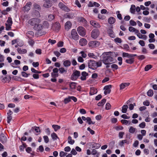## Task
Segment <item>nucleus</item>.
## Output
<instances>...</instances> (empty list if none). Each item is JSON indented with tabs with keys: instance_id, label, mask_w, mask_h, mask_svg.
<instances>
[{
	"instance_id": "nucleus-1",
	"label": "nucleus",
	"mask_w": 157,
	"mask_h": 157,
	"mask_svg": "<svg viewBox=\"0 0 157 157\" xmlns=\"http://www.w3.org/2000/svg\"><path fill=\"white\" fill-rule=\"evenodd\" d=\"M41 21L40 19L36 17L30 19L28 21V23L33 26L34 30L37 31L39 32L43 29V26L41 24Z\"/></svg>"
},
{
	"instance_id": "nucleus-2",
	"label": "nucleus",
	"mask_w": 157,
	"mask_h": 157,
	"mask_svg": "<svg viewBox=\"0 0 157 157\" xmlns=\"http://www.w3.org/2000/svg\"><path fill=\"white\" fill-rule=\"evenodd\" d=\"M113 59L109 56H106L103 57L102 62L105 65L110 64L113 62Z\"/></svg>"
},
{
	"instance_id": "nucleus-3",
	"label": "nucleus",
	"mask_w": 157,
	"mask_h": 157,
	"mask_svg": "<svg viewBox=\"0 0 157 157\" xmlns=\"http://www.w3.org/2000/svg\"><path fill=\"white\" fill-rule=\"evenodd\" d=\"M81 73L80 71L77 70H74L71 75L70 78L73 81L76 80L80 76Z\"/></svg>"
},
{
	"instance_id": "nucleus-4",
	"label": "nucleus",
	"mask_w": 157,
	"mask_h": 157,
	"mask_svg": "<svg viewBox=\"0 0 157 157\" xmlns=\"http://www.w3.org/2000/svg\"><path fill=\"white\" fill-rule=\"evenodd\" d=\"M78 37L79 36L76 29H72L71 32V36L69 37L70 38L76 41L78 39Z\"/></svg>"
},
{
	"instance_id": "nucleus-5",
	"label": "nucleus",
	"mask_w": 157,
	"mask_h": 157,
	"mask_svg": "<svg viewBox=\"0 0 157 157\" xmlns=\"http://www.w3.org/2000/svg\"><path fill=\"white\" fill-rule=\"evenodd\" d=\"M13 24V21L12 18L9 17L7 20L6 21V29L7 30H10L11 29V26Z\"/></svg>"
},
{
	"instance_id": "nucleus-6",
	"label": "nucleus",
	"mask_w": 157,
	"mask_h": 157,
	"mask_svg": "<svg viewBox=\"0 0 157 157\" xmlns=\"http://www.w3.org/2000/svg\"><path fill=\"white\" fill-rule=\"evenodd\" d=\"M99 34V30L98 29H95L91 32V36L94 39H96L98 37Z\"/></svg>"
},
{
	"instance_id": "nucleus-7",
	"label": "nucleus",
	"mask_w": 157,
	"mask_h": 157,
	"mask_svg": "<svg viewBox=\"0 0 157 157\" xmlns=\"http://www.w3.org/2000/svg\"><path fill=\"white\" fill-rule=\"evenodd\" d=\"M78 34L81 36H84L86 34V31L82 26L79 27L77 29Z\"/></svg>"
},
{
	"instance_id": "nucleus-8",
	"label": "nucleus",
	"mask_w": 157,
	"mask_h": 157,
	"mask_svg": "<svg viewBox=\"0 0 157 157\" xmlns=\"http://www.w3.org/2000/svg\"><path fill=\"white\" fill-rule=\"evenodd\" d=\"M96 63V61L90 60L88 63V67L91 69L95 70L97 68V67Z\"/></svg>"
},
{
	"instance_id": "nucleus-9",
	"label": "nucleus",
	"mask_w": 157,
	"mask_h": 157,
	"mask_svg": "<svg viewBox=\"0 0 157 157\" xmlns=\"http://www.w3.org/2000/svg\"><path fill=\"white\" fill-rule=\"evenodd\" d=\"M100 44L99 42L96 41H92L89 43V45L92 48H95L98 46Z\"/></svg>"
},
{
	"instance_id": "nucleus-10",
	"label": "nucleus",
	"mask_w": 157,
	"mask_h": 157,
	"mask_svg": "<svg viewBox=\"0 0 157 157\" xmlns=\"http://www.w3.org/2000/svg\"><path fill=\"white\" fill-rule=\"evenodd\" d=\"M58 6L61 9L66 12H68L70 11V9L62 2H59Z\"/></svg>"
},
{
	"instance_id": "nucleus-11",
	"label": "nucleus",
	"mask_w": 157,
	"mask_h": 157,
	"mask_svg": "<svg viewBox=\"0 0 157 157\" xmlns=\"http://www.w3.org/2000/svg\"><path fill=\"white\" fill-rule=\"evenodd\" d=\"M32 3L30 2H27L23 7V10L25 11L28 12L30 10Z\"/></svg>"
},
{
	"instance_id": "nucleus-12",
	"label": "nucleus",
	"mask_w": 157,
	"mask_h": 157,
	"mask_svg": "<svg viewBox=\"0 0 157 157\" xmlns=\"http://www.w3.org/2000/svg\"><path fill=\"white\" fill-rule=\"evenodd\" d=\"M60 25L59 22H56L52 26V29L55 31H58L60 28Z\"/></svg>"
},
{
	"instance_id": "nucleus-13",
	"label": "nucleus",
	"mask_w": 157,
	"mask_h": 157,
	"mask_svg": "<svg viewBox=\"0 0 157 157\" xmlns=\"http://www.w3.org/2000/svg\"><path fill=\"white\" fill-rule=\"evenodd\" d=\"M90 24L93 27L96 28H100L101 27L100 25L94 21H90Z\"/></svg>"
},
{
	"instance_id": "nucleus-14",
	"label": "nucleus",
	"mask_w": 157,
	"mask_h": 157,
	"mask_svg": "<svg viewBox=\"0 0 157 157\" xmlns=\"http://www.w3.org/2000/svg\"><path fill=\"white\" fill-rule=\"evenodd\" d=\"M0 140L2 144L5 143L7 141V138L3 133L0 135Z\"/></svg>"
},
{
	"instance_id": "nucleus-15",
	"label": "nucleus",
	"mask_w": 157,
	"mask_h": 157,
	"mask_svg": "<svg viewBox=\"0 0 157 157\" xmlns=\"http://www.w3.org/2000/svg\"><path fill=\"white\" fill-rule=\"evenodd\" d=\"M72 25V23L70 21H67L65 24V29L67 30H69L71 28Z\"/></svg>"
},
{
	"instance_id": "nucleus-16",
	"label": "nucleus",
	"mask_w": 157,
	"mask_h": 157,
	"mask_svg": "<svg viewBox=\"0 0 157 157\" xmlns=\"http://www.w3.org/2000/svg\"><path fill=\"white\" fill-rule=\"evenodd\" d=\"M45 1L43 6L44 7L46 8H49L52 6L50 0H44Z\"/></svg>"
},
{
	"instance_id": "nucleus-17",
	"label": "nucleus",
	"mask_w": 157,
	"mask_h": 157,
	"mask_svg": "<svg viewBox=\"0 0 157 157\" xmlns=\"http://www.w3.org/2000/svg\"><path fill=\"white\" fill-rule=\"evenodd\" d=\"M80 78L82 80L84 81L86 79V77L88 75V73L85 71H83L82 72Z\"/></svg>"
},
{
	"instance_id": "nucleus-18",
	"label": "nucleus",
	"mask_w": 157,
	"mask_h": 157,
	"mask_svg": "<svg viewBox=\"0 0 157 157\" xmlns=\"http://www.w3.org/2000/svg\"><path fill=\"white\" fill-rule=\"evenodd\" d=\"M87 41L85 38H82L79 41V44L81 46H84L86 44Z\"/></svg>"
},
{
	"instance_id": "nucleus-19",
	"label": "nucleus",
	"mask_w": 157,
	"mask_h": 157,
	"mask_svg": "<svg viewBox=\"0 0 157 157\" xmlns=\"http://www.w3.org/2000/svg\"><path fill=\"white\" fill-rule=\"evenodd\" d=\"M26 36L29 38H32L34 36V33L32 31H29L26 33Z\"/></svg>"
},
{
	"instance_id": "nucleus-20",
	"label": "nucleus",
	"mask_w": 157,
	"mask_h": 157,
	"mask_svg": "<svg viewBox=\"0 0 157 157\" xmlns=\"http://www.w3.org/2000/svg\"><path fill=\"white\" fill-rule=\"evenodd\" d=\"M130 85L129 82H124L122 83L120 86V90H121L123 89L125 87L128 86Z\"/></svg>"
},
{
	"instance_id": "nucleus-21",
	"label": "nucleus",
	"mask_w": 157,
	"mask_h": 157,
	"mask_svg": "<svg viewBox=\"0 0 157 157\" xmlns=\"http://www.w3.org/2000/svg\"><path fill=\"white\" fill-rule=\"evenodd\" d=\"M97 91L95 88L91 87L90 88V95H92L97 93Z\"/></svg>"
},
{
	"instance_id": "nucleus-22",
	"label": "nucleus",
	"mask_w": 157,
	"mask_h": 157,
	"mask_svg": "<svg viewBox=\"0 0 157 157\" xmlns=\"http://www.w3.org/2000/svg\"><path fill=\"white\" fill-rule=\"evenodd\" d=\"M18 52L20 54H24L26 53L27 50L25 49H21L20 48H18L17 49Z\"/></svg>"
},
{
	"instance_id": "nucleus-23",
	"label": "nucleus",
	"mask_w": 157,
	"mask_h": 157,
	"mask_svg": "<svg viewBox=\"0 0 157 157\" xmlns=\"http://www.w3.org/2000/svg\"><path fill=\"white\" fill-rule=\"evenodd\" d=\"M107 33L109 36L112 38L115 37V35L113 30L109 29L107 30Z\"/></svg>"
},
{
	"instance_id": "nucleus-24",
	"label": "nucleus",
	"mask_w": 157,
	"mask_h": 157,
	"mask_svg": "<svg viewBox=\"0 0 157 157\" xmlns=\"http://www.w3.org/2000/svg\"><path fill=\"white\" fill-rule=\"evenodd\" d=\"M116 21L115 18L113 17H110L108 20V22L110 24H114Z\"/></svg>"
},
{
	"instance_id": "nucleus-25",
	"label": "nucleus",
	"mask_w": 157,
	"mask_h": 157,
	"mask_svg": "<svg viewBox=\"0 0 157 157\" xmlns=\"http://www.w3.org/2000/svg\"><path fill=\"white\" fill-rule=\"evenodd\" d=\"M63 66L65 67H68L71 65V61L69 60H65L63 61Z\"/></svg>"
},
{
	"instance_id": "nucleus-26",
	"label": "nucleus",
	"mask_w": 157,
	"mask_h": 157,
	"mask_svg": "<svg viewBox=\"0 0 157 157\" xmlns=\"http://www.w3.org/2000/svg\"><path fill=\"white\" fill-rule=\"evenodd\" d=\"M64 17L66 18L72 19L74 17V14L70 13H67L65 15Z\"/></svg>"
},
{
	"instance_id": "nucleus-27",
	"label": "nucleus",
	"mask_w": 157,
	"mask_h": 157,
	"mask_svg": "<svg viewBox=\"0 0 157 157\" xmlns=\"http://www.w3.org/2000/svg\"><path fill=\"white\" fill-rule=\"evenodd\" d=\"M106 101V99H105L104 98L102 99L101 101L99 102L98 103L97 105L99 106H102L105 104Z\"/></svg>"
},
{
	"instance_id": "nucleus-28",
	"label": "nucleus",
	"mask_w": 157,
	"mask_h": 157,
	"mask_svg": "<svg viewBox=\"0 0 157 157\" xmlns=\"http://www.w3.org/2000/svg\"><path fill=\"white\" fill-rule=\"evenodd\" d=\"M130 58L128 59H126L125 62L126 63L132 64L133 63L134 61V58Z\"/></svg>"
},
{
	"instance_id": "nucleus-29",
	"label": "nucleus",
	"mask_w": 157,
	"mask_h": 157,
	"mask_svg": "<svg viewBox=\"0 0 157 157\" xmlns=\"http://www.w3.org/2000/svg\"><path fill=\"white\" fill-rule=\"evenodd\" d=\"M43 26V28L48 29L49 27V24L48 22L47 21H44L43 23L42 24Z\"/></svg>"
},
{
	"instance_id": "nucleus-30",
	"label": "nucleus",
	"mask_w": 157,
	"mask_h": 157,
	"mask_svg": "<svg viewBox=\"0 0 157 157\" xmlns=\"http://www.w3.org/2000/svg\"><path fill=\"white\" fill-rule=\"evenodd\" d=\"M33 8L34 9L37 10H40L41 9L40 5L36 3H34L33 4Z\"/></svg>"
},
{
	"instance_id": "nucleus-31",
	"label": "nucleus",
	"mask_w": 157,
	"mask_h": 157,
	"mask_svg": "<svg viewBox=\"0 0 157 157\" xmlns=\"http://www.w3.org/2000/svg\"><path fill=\"white\" fill-rule=\"evenodd\" d=\"M128 108V106L126 105L123 106L122 107V112L123 113H125L127 111V110Z\"/></svg>"
},
{
	"instance_id": "nucleus-32",
	"label": "nucleus",
	"mask_w": 157,
	"mask_h": 157,
	"mask_svg": "<svg viewBox=\"0 0 157 157\" xmlns=\"http://www.w3.org/2000/svg\"><path fill=\"white\" fill-rule=\"evenodd\" d=\"M68 142L71 144H73L75 143V140L72 139V137L69 136L68 138Z\"/></svg>"
},
{
	"instance_id": "nucleus-33",
	"label": "nucleus",
	"mask_w": 157,
	"mask_h": 157,
	"mask_svg": "<svg viewBox=\"0 0 157 157\" xmlns=\"http://www.w3.org/2000/svg\"><path fill=\"white\" fill-rule=\"evenodd\" d=\"M51 136L52 139L54 140H56L57 139H59V137H58L57 134L55 132H53L52 133Z\"/></svg>"
},
{
	"instance_id": "nucleus-34",
	"label": "nucleus",
	"mask_w": 157,
	"mask_h": 157,
	"mask_svg": "<svg viewBox=\"0 0 157 157\" xmlns=\"http://www.w3.org/2000/svg\"><path fill=\"white\" fill-rule=\"evenodd\" d=\"M136 130V128L132 126H131L129 128V132L130 133L133 134L135 132Z\"/></svg>"
},
{
	"instance_id": "nucleus-35",
	"label": "nucleus",
	"mask_w": 157,
	"mask_h": 157,
	"mask_svg": "<svg viewBox=\"0 0 157 157\" xmlns=\"http://www.w3.org/2000/svg\"><path fill=\"white\" fill-rule=\"evenodd\" d=\"M52 126L55 132L57 131L59 129L61 128L60 126L56 124H53Z\"/></svg>"
},
{
	"instance_id": "nucleus-36",
	"label": "nucleus",
	"mask_w": 157,
	"mask_h": 157,
	"mask_svg": "<svg viewBox=\"0 0 157 157\" xmlns=\"http://www.w3.org/2000/svg\"><path fill=\"white\" fill-rule=\"evenodd\" d=\"M76 83L75 82H71L70 83L69 86L70 88L71 89H75L76 87Z\"/></svg>"
},
{
	"instance_id": "nucleus-37",
	"label": "nucleus",
	"mask_w": 157,
	"mask_h": 157,
	"mask_svg": "<svg viewBox=\"0 0 157 157\" xmlns=\"http://www.w3.org/2000/svg\"><path fill=\"white\" fill-rule=\"evenodd\" d=\"M92 145L93 148L95 147L96 149L99 148L101 146V145L100 144L95 143H93Z\"/></svg>"
},
{
	"instance_id": "nucleus-38",
	"label": "nucleus",
	"mask_w": 157,
	"mask_h": 157,
	"mask_svg": "<svg viewBox=\"0 0 157 157\" xmlns=\"http://www.w3.org/2000/svg\"><path fill=\"white\" fill-rule=\"evenodd\" d=\"M129 31L131 32H134L135 33V34L137 32L138 30L137 29H136L135 28H133L132 27H129L128 28Z\"/></svg>"
},
{
	"instance_id": "nucleus-39",
	"label": "nucleus",
	"mask_w": 157,
	"mask_h": 157,
	"mask_svg": "<svg viewBox=\"0 0 157 157\" xmlns=\"http://www.w3.org/2000/svg\"><path fill=\"white\" fill-rule=\"evenodd\" d=\"M116 14H117V18L120 20H121L122 19L121 14L120 13L119 11H117L116 12Z\"/></svg>"
},
{
	"instance_id": "nucleus-40",
	"label": "nucleus",
	"mask_w": 157,
	"mask_h": 157,
	"mask_svg": "<svg viewBox=\"0 0 157 157\" xmlns=\"http://www.w3.org/2000/svg\"><path fill=\"white\" fill-rule=\"evenodd\" d=\"M59 72L61 74H63L64 73H66L67 71V69H65L63 67H61L59 69Z\"/></svg>"
},
{
	"instance_id": "nucleus-41",
	"label": "nucleus",
	"mask_w": 157,
	"mask_h": 157,
	"mask_svg": "<svg viewBox=\"0 0 157 157\" xmlns=\"http://www.w3.org/2000/svg\"><path fill=\"white\" fill-rule=\"evenodd\" d=\"M55 18V16L52 14H50L48 16L47 20L49 21L53 20Z\"/></svg>"
},
{
	"instance_id": "nucleus-42",
	"label": "nucleus",
	"mask_w": 157,
	"mask_h": 157,
	"mask_svg": "<svg viewBox=\"0 0 157 157\" xmlns=\"http://www.w3.org/2000/svg\"><path fill=\"white\" fill-rule=\"evenodd\" d=\"M71 101L70 96H69L68 98H65L64 99L63 102L64 104H67Z\"/></svg>"
},
{
	"instance_id": "nucleus-43",
	"label": "nucleus",
	"mask_w": 157,
	"mask_h": 157,
	"mask_svg": "<svg viewBox=\"0 0 157 157\" xmlns=\"http://www.w3.org/2000/svg\"><path fill=\"white\" fill-rule=\"evenodd\" d=\"M78 21L80 22H82L84 24L86 23V20L83 17H81L78 18Z\"/></svg>"
},
{
	"instance_id": "nucleus-44",
	"label": "nucleus",
	"mask_w": 157,
	"mask_h": 157,
	"mask_svg": "<svg viewBox=\"0 0 157 157\" xmlns=\"http://www.w3.org/2000/svg\"><path fill=\"white\" fill-rule=\"evenodd\" d=\"M136 6L135 5H132L131 6L130 8V11L132 13H134L135 12Z\"/></svg>"
},
{
	"instance_id": "nucleus-45",
	"label": "nucleus",
	"mask_w": 157,
	"mask_h": 157,
	"mask_svg": "<svg viewBox=\"0 0 157 157\" xmlns=\"http://www.w3.org/2000/svg\"><path fill=\"white\" fill-rule=\"evenodd\" d=\"M86 121L88 124H94L95 123V122L92 121L91 120V118L89 117H87V119Z\"/></svg>"
},
{
	"instance_id": "nucleus-46",
	"label": "nucleus",
	"mask_w": 157,
	"mask_h": 157,
	"mask_svg": "<svg viewBox=\"0 0 157 157\" xmlns=\"http://www.w3.org/2000/svg\"><path fill=\"white\" fill-rule=\"evenodd\" d=\"M147 95L149 97H151L153 94V93L152 90H150L147 93Z\"/></svg>"
},
{
	"instance_id": "nucleus-47",
	"label": "nucleus",
	"mask_w": 157,
	"mask_h": 157,
	"mask_svg": "<svg viewBox=\"0 0 157 157\" xmlns=\"http://www.w3.org/2000/svg\"><path fill=\"white\" fill-rule=\"evenodd\" d=\"M112 86L111 85H106L104 86V90H111V88H112Z\"/></svg>"
},
{
	"instance_id": "nucleus-48",
	"label": "nucleus",
	"mask_w": 157,
	"mask_h": 157,
	"mask_svg": "<svg viewBox=\"0 0 157 157\" xmlns=\"http://www.w3.org/2000/svg\"><path fill=\"white\" fill-rule=\"evenodd\" d=\"M124 143H127L128 144V143H127V140H122L121 142H120L119 145L121 147H122V146H123L124 144Z\"/></svg>"
},
{
	"instance_id": "nucleus-49",
	"label": "nucleus",
	"mask_w": 157,
	"mask_h": 157,
	"mask_svg": "<svg viewBox=\"0 0 157 157\" xmlns=\"http://www.w3.org/2000/svg\"><path fill=\"white\" fill-rule=\"evenodd\" d=\"M152 66L151 65H147L145 68H144V70L146 71H148L151 68H152Z\"/></svg>"
},
{
	"instance_id": "nucleus-50",
	"label": "nucleus",
	"mask_w": 157,
	"mask_h": 157,
	"mask_svg": "<svg viewBox=\"0 0 157 157\" xmlns=\"http://www.w3.org/2000/svg\"><path fill=\"white\" fill-rule=\"evenodd\" d=\"M130 55L131 54L125 52H123L122 54L123 57H127L128 58H131Z\"/></svg>"
},
{
	"instance_id": "nucleus-51",
	"label": "nucleus",
	"mask_w": 157,
	"mask_h": 157,
	"mask_svg": "<svg viewBox=\"0 0 157 157\" xmlns=\"http://www.w3.org/2000/svg\"><path fill=\"white\" fill-rule=\"evenodd\" d=\"M67 154V153L63 151H61L59 153V156L60 157H64Z\"/></svg>"
},
{
	"instance_id": "nucleus-52",
	"label": "nucleus",
	"mask_w": 157,
	"mask_h": 157,
	"mask_svg": "<svg viewBox=\"0 0 157 157\" xmlns=\"http://www.w3.org/2000/svg\"><path fill=\"white\" fill-rule=\"evenodd\" d=\"M137 36L140 39H142V35L141 34L138 30L137 31V32L135 33Z\"/></svg>"
},
{
	"instance_id": "nucleus-53",
	"label": "nucleus",
	"mask_w": 157,
	"mask_h": 157,
	"mask_svg": "<svg viewBox=\"0 0 157 157\" xmlns=\"http://www.w3.org/2000/svg\"><path fill=\"white\" fill-rule=\"evenodd\" d=\"M111 67L114 70H116L118 69V67L117 65L114 64L111 65Z\"/></svg>"
},
{
	"instance_id": "nucleus-54",
	"label": "nucleus",
	"mask_w": 157,
	"mask_h": 157,
	"mask_svg": "<svg viewBox=\"0 0 157 157\" xmlns=\"http://www.w3.org/2000/svg\"><path fill=\"white\" fill-rule=\"evenodd\" d=\"M137 58L138 59L141 60L144 59L145 58V56L144 55H140L137 56Z\"/></svg>"
},
{
	"instance_id": "nucleus-55",
	"label": "nucleus",
	"mask_w": 157,
	"mask_h": 157,
	"mask_svg": "<svg viewBox=\"0 0 157 157\" xmlns=\"http://www.w3.org/2000/svg\"><path fill=\"white\" fill-rule=\"evenodd\" d=\"M43 138L44 139V142L46 143H47L49 142V138L47 136H43Z\"/></svg>"
},
{
	"instance_id": "nucleus-56",
	"label": "nucleus",
	"mask_w": 157,
	"mask_h": 157,
	"mask_svg": "<svg viewBox=\"0 0 157 157\" xmlns=\"http://www.w3.org/2000/svg\"><path fill=\"white\" fill-rule=\"evenodd\" d=\"M129 23L130 25L132 26H136V22L133 20H130L129 21Z\"/></svg>"
},
{
	"instance_id": "nucleus-57",
	"label": "nucleus",
	"mask_w": 157,
	"mask_h": 157,
	"mask_svg": "<svg viewBox=\"0 0 157 157\" xmlns=\"http://www.w3.org/2000/svg\"><path fill=\"white\" fill-rule=\"evenodd\" d=\"M35 42L33 40L30 39L28 41V43L29 44L32 46H33L34 45Z\"/></svg>"
},
{
	"instance_id": "nucleus-58",
	"label": "nucleus",
	"mask_w": 157,
	"mask_h": 157,
	"mask_svg": "<svg viewBox=\"0 0 157 157\" xmlns=\"http://www.w3.org/2000/svg\"><path fill=\"white\" fill-rule=\"evenodd\" d=\"M139 127L141 128H145L146 126L145 123L144 122H143L139 124Z\"/></svg>"
},
{
	"instance_id": "nucleus-59",
	"label": "nucleus",
	"mask_w": 157,
	"mask_h": 157,
	"mask_svg": "<svg viewBox=\"0 0 157 157\" xmlns=\"http://www.w3.org/2000/svg\"><path fill=\"white\" fill-rule=\"evenodd\" d=\"M48 42V43H51L52 44H54L56 43V41L55 40H52L51 39H49Z\"/></svg>"
},
{
	"instance_id": "nucleus-60",
	"label": "nucleus",
	"mask_w": 157,
	"mask_h": 157,
	"mask_svg": "<svg viewBox=\"0 0 157 157\" xmlns=\"http://www.w3.org/2000/svg\"><path fill=\"white\" fill-rule=\"evenodd\" d=\"M63 41H60L57 44V46L58 47H62L63 46Z\"/></svg>"
},
{
	"instance_id": "nucleus-61",
	"label": "nucleus",
	"mask_w": 157,
	"mask_h": 157,
	"mask_svg": "<svg viewBox=\"0 0 157 157\" xmlns=\"http://www.w3.org/2000/svg\"><path fill=\"white\" fill-rule=\"evenodd\" d=\"M21 75L23 77L26 78L28 77L29 74H27L25 72L22 71L21 72Z\"/></svg>"
},
{
	"instance_id": "nucleus-62",
	"label": "nucleus",
	"mask_w": 157,
	"mask_h": 157,
	"mask_svg": "<svg viewBox=\"0 0 157 157\" xmlns=\"http://www.w3.org/2000/svg\"><path fill=\"white\" fill-rule=\"evenodd\" d=\"M114 41L117 43H120L122 42L121 39L118 37H117L114 39Z\"/></svg>"
},
{
	"instance_id": "nucleus-63",
	"label": "nucleus",
	"mask_w": 157,
	"mask_h": 157,
	"mask_svg": "<svg viewBox=\"0 0 157 157\" xmlns=\"http://www.w3.org/2000/svg\"><path fill=\"white\" fill-rule=\"evenodd\" d=\"M124 134V132H120L119 133V137L120 139L123 138V135Z\"/></svg>"
},
{
	"instance_id": "nucleus-64",
	"label": "nucleus",
	"mask_w": 157,
	"mask_h": 157,
	"mask_svg": "<svg viewBox=\"0 0 157 157\" xmlns=\"http://www.w3.org/2000/svg\"><path fill=\"white\" fill-rule=\"evenodd\" d=\"M148 46L149 48L150 49H153L155 48V45L152 44H150L148 45Z\"/></svg>"
}]
</instances>
